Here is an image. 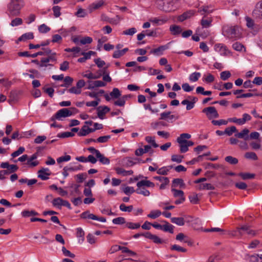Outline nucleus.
<instances>
[{
    "label": "nucleus",
    "instance_id": "2f4dec72",
    "mask_svg": "<svg viewBox=\"0 0 262 262\" xmlns=\"http://www.w3.org/2000/svg\"><path fill=\"white\" fill-rule=\"evenodd\" d=\"M145 141L148 143H150L152 147L157 148L159 147V145L155 142V137L151 136H146L145 137Z\"/></svg>",
    "mask_w": 262,
    "mask_h": 262
},
{
    "label": "nucleus",
    "instance_id": "7c9ffc66",
    "mask_svg": "<svg viewBox=\"0 0 262 262\" xmlns=\"http://www.w3.org/2000/svg\"><path fill=\"white\" fill-rule=\"evenodd\" d=\"M170 31L173 35H176L179 34L181 32L182 29L179 26L173 25L170 26Z\"/></svg>",
    "mask_w": 262,
    "mask_h": 262
},
{
    "label": "nucleus",
    "instance_id": "f257e3e1",
    "mask_svg": "<svg viewBox=\"0 0 262 262\" xmlns=\"http://www.w3.org/2000/svg\"><path fill=\"white\" fill-rule=\"evenodd\" d=\"M191 138V135L187 133H183L180 135L177 141L179 144L180 151L181 153H185L188 150V147L194 145V142L192 141H188Z\"/></svg>",
    "mask_w": 262,
    "mask_h": 262
},
{
    "label": "nucleus",
    "instance_id": "4c0bfd02",
    "mask_svg": "<svg viewBox=\"0 0 262 262\" xmlns=\"http://www.w3.org/2000/svg\"><path fill=\"white\" fill-rule=\"evenodd\" d=\"M161 212L160 210H152L149 214L147 215L148 217L155 219L158 217L161 214Z\"/></svg>",
    "mask_w": 262,
    "mask_h": 262
},
{
    "label": "nucleus",
    "instance_id": "4468645a",
    "mask_svg": "<svg viewBox=\"0 0 262 262\" xmlns=\"http://www.w3.org/2000/svg\"><path fill=\"white\" fill-rule=\"evenodd\" d=\"M95 132L93 128H90L86 125H83L80 130L78 133L79 136H85L91 133Z\"/></svg>",
    "mask_w": 262,
    "mask_h": 262
},
{
    "label": "nucleus",
    "instance_id": "0eeeda50",
    "mask_svg": "<svg viewBox=\"0 0 262 262\" xmlns=\"http://www.w3.org/2000/svg\"><path fill=\"white\" fill-rule=\"evenodd\" d=\"M145 238L152 240L154 243L157 244L166 243L164 240L162 239L156 235L151 234L149 232H146Z\"/></svg>",
    "mask_w": 262,
    "mask_h": 262
},
{
    "label": "nucleus",
    "instance_id": "0e129e2a",
    "mask_svg": "<svg viewBox=\"0 0 262 262\" xmlns=\"http://www.w3.org/2000/svg\"><path fill=\"white\" fill-rule=\"evenodd\" d=\"M136 32L137 30L135 28H131L124 31L122 34L126 35H133Z\"/></svg>",
    "mask_w": 262,
    "mask_h": 262
},
{
    "label": "nucleus",
    "instance_id": "a878e982",
    "mask_svg": "<svg viewBox=\"0 0 262 262\" xmlns=\"http://www.w3.org/2000/svg\"><path fill=\"white\" fill-rule=\"evenodd\" d=\"M136 192L139 194H142L145 196H149L150 194L149 191L143 187H138L136 189Z\"/></svg>",
    "mask_w": 262,
    "mask_h": 262
},
{
    "label": "nucleus",
    "instance_id": "ddd939ff",
    "mask_svg": "<svg viewBox=\"0 0 262 262\" xmlns=\"http://www.w3.org/2000/svg\"><path fill=\"white\" fill-rule=\"evenodd\" d=\"M249 130L247 128H244L241 132L237 133L234 135V136L239 139H243L245 141L249 139L248 134Z\"/></svg>",
    "mask_w": 262,
    "mask_h": 262
},
{
    "label": "nucleus",
    "instance_id": "4be33fe9",
    "mask_svg": "<svg viewBox=\"0 0 262 262\" xmlns=\"http://www.w3.org/2000/svg\"><path fill=\"white\" fill-rule=\"evenodd\" d=\"M128 51V49L127 48H124L122 50H119L115 51L113 54V57L114 58H119L124 55Z\"/></svg>",
    "mask_w": 262,
    "mask_h": 262
},
{
    "label": "nucleus",
    "instance_id": "49530a36",
    "mask_svg": "<svg viewBox=\"0 0 262 262\" xmlns=\"http://www.w3.org/2000/svg\"><path fill=\"white\" fill-rule=\"evenodd\" d=\"M259 95V93H247L245 94H242L240 95H237L236 96V98H249L253 96H257Z\"/></svg>",
    "mask_w": 262,
    "mask_h": 262
},
{
    "label": "nucleus",
    "instance_id": "864d4df0",
    "mask_svg": "<svg viewBox=\"0 0 262 262\" xmlns=\"http://www.w3.org/2000/svg\"><path fill=\"white\" fill-rule=\"evenodd\" d=\"M126 226L130 229H138L140 227L139 223H134L132 222H127L126 223Z\"/></svg>",
    "mask_w": 262,
    "mask_h": 262
},
{
    "label": "nucleus",
    "instance_id": "c85d7f7f",
    "mask_svg": "<svg viewBox=\"0 0 262 262\" xmlns=\"http://www.w3.org/2000/svg\"><path fill=\"white\" fill-rule=\"evenodd\" d=\"M116 171L118 174H122L124 176L132 175L133 173V171L132 170L127 171L121 168H117Z\"/></svg>",
    "mask_w": 262,
    "mask_h": 262
},
{
    "label": "nucleus",
    "instance_id": "a18cd8bd",
    "mask_svg": "<svg viewBox=\"0 0 262 262\" xmlns=\"http://www.w3.org/2000/svg\"><path fill=\"white\" fill-rule=\"evenodd\" d=\"M38 30L41 33H46L50 30V28L43 24L38 27Z\"/></svg>",
    "mask_w": 262,
    "mask_h": 262
},
{
    "label": "nucleus",
    "instance_id": "2eb2a0df",
    "mask_svg": "<svg viewBox=\"0 0 262 262\" xmlns=\"http://www.w3.org/2000/svg\"><path fill=\"white\" fill-rule=\"evenodd\" d=\"M49 169L48 168H42L38 171V177L42 180H47L49 179V177L46 176H43V174H46L47 176H50L51 173L48 172Z\"/></svg>",
    "mask_w": 262,
    "mask_h": 262
},
{
    "label": "nucleus",
    "instance_id": "13d9d810",
    "mask_svg": "<svg viewBox=\"0 0 262 262\" xmlns=\"http://www.w3.org/2000/svg\"><path fill=\"white\" fill-rule=\"evenodd\" d=\"M62 252L65 256H68L71 258H74L75 255L71 253L69 250H67L64 247H62Z\"/></svg>",
    "mask_w": 262,
    "mask_h": 262
},
{
    "label": "nucleus",
    "instance_id": "09e8293b",
    "mask_svg": "<svg viewBox=\"0 0 262 262\" xmlns=\"http://www.w3.org/2000/svg\"><path fill=\"white\" fill-rule=\"evenodd\" d=\"M164 3L163 0H160L158 2V5L159 6V8L160 9L165 11V12H169L171 10V9H169V8H166L164 6Z\"/></svg>",
    "mask_w": 262,
    "mask_h": 262
},
{
    "label": "nucleus",
    "instance_id": "338daca9",
    "mask_svg": "<svg viewBox=\"0 0 262 262\" xmlns=\"http://www.w3.org/2000/svg\"><path fill=\"white\" fill-rule=\"evenodd\" d=\"M104 5V1L103 0H99L98 2L93 3L92 7L94 10L98 9Z\"/></svg>",
    "mask_w": 262,
    "mask_h": 262
},
{
    "label": "nucleus",
    "instance_id": "393cba45",
    "mask_svg": "<svg viewBox=\"0 0 262 262\" xmlns=\"http://www.w3.org/2000/svg\"><path fill=\"white\" fill-rule=\"evenodd\" d=\"M213 10L210 9V7L208 6H203L198 9V12L201 15L208 14L212 12Z\"/></svg>",
    "mask_w": 262,
    "mask_h": 262
},
{
    "label": "nucleus",
    "instance_id": "69168bd1",
    "mask_svg": "<svg viewBox=\"0 0 262 262\" xmlns=\"http://www.w3.org/2000/svg\"><path fill=\"white\" fill-rule=\"evenodd\" d=\"M246 25L249 28L252 29L254 25V22L252 19L249 17H246Z\"/></svg>",
    "mask_w": 262,
    "mask_h": 262
},
{
    "label": "nucleus",
    "instance_id": "c756f323",
    "mask_svg": "<svg viewBox=\"0 0 262 262\" xmlns=\"http://www.w3.org/2000/svg\"><path fill=\"white\" fill-rule=\"evenodd\" d=\"M96 158H98L100 162H101L103 164H108L110 163L109 159L105 157L103 154H101L100 152Z\"/></svg>",
    "mask_w": 262,
    "mask_h": 262
},
{
    "label": "nucleus",
    "instance_id": "f8f14e48",
    "mask_svg": "<svg viewBox=\"0 0 262 262\" xmlns=\"http://www.w3.org/2000/svg\"><path fill=\"white\" fill-rule=\"evenodd\" d=\"M0 167L2 168H7L10 171V173H13L16 171L18 167L16 165L12 164L10 165L8 162H3L0 165Z\"/></svg>",
    "mask_w": 262,
    "mask_h": 262
},
{
    "label": "nucleus",
    "instance_id": "3c124183",
    "mask_svg": "<svg viewBox=\"0 0 262 262\" xmlns=\"http://www.w3.org/2000/svg\"><path fill=\"white\" fill-rule=\"evenodd\" d=\"M112 222L114 224L121 225L125 223V219L123 217H118L114 219Z\"/></svg>",
    "mask_w": 262,
    "mask_h": 262
},
{
    "label": "nucleus",
    "instance_id": "680f3d73",
    "mask_svg": "<svg viewBox=\"0 0 262 262\" xmlns=\"http://www.w3.org/2000/svg\"><path fill=\"white\" fill-rule=\"evenodd\" d=\"M71 156L70 155H66L65 156H61L57 159L58 163H60L63 162L69 161L71 160Z\"/></svg>",
    "mask_w": 262,
    "mask_h": 262
},
{
    "label": "nucleus",
    "instance_id": "5fc2aeb1",
    "mask_svg": "<svg viewBox=\"0 0 262 262\" xmlns=\"http://www.w3.org/2000/svg\"><path fill=\"white\" fill-rule=\"evenodd\" d=\"M189 199L190 202L193 204H196L198 203L199 199L198 195L196 193H193L192 194L190 195L189 196Z\"/></svg>",
    "mask_w": 262,
    "mask_h": 262
},
{
    "label": "nucleus",
    "instance_id": "de8ad7c7",
    "mask_svg": "<svg viewBox=\"0 0 262 262\" xmlns=\"http://www.w3.org/2000/svg\"><path fill=\"white\" fill-rule=\"evenodd\" d=\"M236 128L234 126H232L230 127H227L225 129V134L229 136H231L233 133H236Z\"/></svg>",
    "mask_w": 262,
    "mask_h": 262
},
{
    "label": "nucleus",
    "instance_id": "423d86ee",
    "mask_svg": "<svg viewBox=\"0 0 262 262\" xmlns=\"http://www.w3.org/2000/svg\"><path fill=\"white\" fill-rule=\"evenodd\" d=\"M252 15L256 18L262 19V1L257 3L255 9L253 11Z\"/></svg>",
    "mask_w": 262,
    "mask_h": 262
},
{
    "label": "nucleus",
    "instance_id": "6e6552de",
    "mask_svg": "<svg viewBox=\"0 0 262 262\" xmlns=\"http://www.w3.org/2000/svg\"><path fill=\"white\" fill-rule=\"evenodd\" d=\"M237 232L242 235L243 234L246 233L248 235H255V232L254 230H252L250 229V227L248 225H244L241 227L237 228Z\"/></svg>",
    "mask_w": 262,
    "mask_h": 262
},
{
    "label": "nucleus",
    "instance_id": "c03bdc74",
    "mask_svg": "<svg viewBox=\"0 0 262 262\" xmlns=\"http://www.w3.org/2000/svg\"><path fill=\"white\" fill-rule=\"evenodd\" d=\"M231 73L228 71H223L220 74V78L223 80H227L229 78L231 77Z\"/></svg>",
    "mask_w": 262,
    "mask_h": 262
},
{
    "label": "nucleus",
    "instance_id": "5701e85b",
    "mask_svg": "<svg viewBox=\"0 0 262 262\" xmlns=\"http://www.w3.org/2000/svg\"><path fill=\"white\" fill-rule=\"evenodd\" d=\"M171 222L172 223L176 224L178 226H183L185 224V221L183 217H173L171 218Z\"/></svg>",
    "mask_w": 262,
    "mask_h": 262
},
{
    "label": "nucleus",
    "instance_id": "cd10ccee",
    "mask_svg": "<svg viewBox=\"0 0 262 262\" xmlns=\"http://www.w3.org/2000/svg\"><path fill=\"white\" fill-rule=\"evenodd\" d=\"M193 15V11L192 10H190L184 13L183 14L180 15L179 17V20L180 21H183L186 19L189 18L191 16Z\"/></svg>",
    "mask_w": 262,
    "mask_h": 262
},
{
    "label": "nucleus",
    "instance_id": "b1692460",
    "mask_svg": "<svg viewBox=\"0 0 262 262\" xmlns=\"http://www.w3.org/2000/svg\"><path fill=\"white\" fill-rule=\"evenodd\" d=\"M179 185L181 188L185 187V183L182 179L177 178L174 179L172 181V187H176Z\"/></svg>",
    "mask_w": 262,
    "mask_h": 262
},
{
    "label": "nucleus",
    "instance_id": "ea45409f",
    "mask_svg": "<svg viewBox=\"0 0 262 262\" xmlns=\"http://www.w3.org/2000/svg\"><path fill=\"white\" fill-rule=\"evenodd\" d=\"M119 208L122 211L130 212L133 210V206L132 205L126 206L124 204H121Z\"/></svg>",
    "mask_w": 262,
    "mask_h": 262
},
{
    "label": "nucleus",
    "instance_id": "052dcab7",
    "mask_svg": "<svg viewBox=\"0 0 262 262\" xmlns=\"http://www.w3.org/2000/svg\"><path fill=\"white\" fill-rule=\"evenodd\" d=\"M233 48L237 51H241L243 48H245L244 46L238 42H236L232 45Z\"/></svg>",
    "mask_w": 262,
    "mask_h": 262
},
{
    "label": "nucleus",
    "instance_id": "e2e57ef3",
    "mask_svg": "<svg viewBox=\"0 0 262 262\" xmlns=\"http://www.w3.org/2000/svg\"><path fill=\"white\" fill-rule=\"evenodd\" d=\"M110 138V135L101 136L97 139V142L99 143H106Z\"/></svg>",
    "mask_w": 262,
    "mask_h": 262
},
{
    "label": "nucleus",
    "instance_id": "412c9836",
    "mask_svg": "<svg viewBox=\"0 0 262 262\" xmlns=\"http://www.w3.org/2000/svg\"><path fill=\"white\" fill-rule=\"evenodd\" d=\"M163 222L165 223V224L163 225V231L164 232H168L170 233H173L174 227L172 225L169 224L166 221H163Z\"/></svg>",
    "mask_w": 262,
    "mask_h": 262
},
{
    "label": "nucleus",
    "instance_id": "a19ab883",
    "mask_svg": "<svg viewBox=\"0 0 262 262\" xmlns=\"http://www.w3.org/2000/svg\"><path fill=\"white\" fill-rule=\"evenodd\" d=\"M171 191L173 193V196L174 198H181L184 196V193L182 190H177L175 188H172Z\"/></svg>",
    "mask_w": 262,
    "mask_h": 262
},
{
    "label": "nucleus",
    "instance_id": "9b49d317",
    "mask_svg": "<svg viewBox=\"0 0 262 262\" xmlns=\"http://www.w3.org/2000/svg\"><path fill=\"white\" fill-rule=\"evenodd\" d=\"M97 115L100 119L104 118V116L110 112V108L107 106H100L97 108Z\"/></svg>",
    "mask_w": 262,
    "mask_h": 262
},
{
    "label": "nucleus",
    "instance_id": "37998d69",
    "mask_svg": "<svg viewBox=\"0 0 262 262\" xmlns=\"http://www.w3.org/2000/svg\"><path fill=\"white\" fill-rule=\"evenodd\" d=\"M245 157L246 159H252L253 160H257L258 157L256 154L254 152H247L245 155Z\"/></svg>",
    "mask_w": 262,
    "mask_h": 262
},
{
    "label": "nucleus",
    "instance_id": "1a4fd4ad",
    "mask_svg": "<svg viewBox=\"0 0 262 262\" xmlns=\"http://www.w3.org/2000/svg\"><path fill=\"white\" fill-rule=\"evenodd\" d=\"M215 51L221 52L222 55L226 56L230 53L227 47L222 43H217L214 46Z\"/></svg>",
    "mask_w": 262,
    "mask_h": 262
},
{
    "label": "nucleus",
    "instance_id": "f3484780",
    "mask_svg": "<svg viewBox=\"0 0 262 262\" xmlns=\"http://www.w3.org/2000/svg\"><path fill=\"white\" fill-rule=\"evenodd\" d=\"M212 21L211 17L206 18V16H204L201 20V25L203 28H208L211 26Z\"/></svg>",
    "mask_w": 262,
    "mask_h": 262
},
{
    "label": "nucleus",
    "instance_id": "20e7f679",
    "mask_svg": "<svg viewBox=\"0 0 262 262\" xmlns=\"http://www.w3.org/2000/svg\"><path fill=\"white\" fill-rule=\"evenodd\" d=\"M72 116L71 111L67 108L59 110L57 113L53 115L51 118V121H54L56 120H62L61 118H66Z\"/></svg>",
    "mask_w": 262,
    "mask_h": 262
},
{
    "label": "nucleus",
    "instance_id": "e433bc0d",
    "mask_svg": "<svg viewBox=\"0 0 262 262\" xmlns=\"http://www.w3.org/2000/svg\"><path fill=\"white\" fill-rule=\"evenodd\" d=\"M170 249L171 251H177L178 252H183V253L187 252L186 249H185L182 247H181L178 245H176V244L172 245Z\"/></svg>",
    "mask_w": 262,
    "mask_h": 262
},
{
    "label": "nucleus",
    "instance_id": "72a5a7b5",
    "mask_svg": "<svg viewBox=\"0 0 262 262\" xmlns=\"http://www.w3.org/2000/svg\"><path fill=\"white\" fill-rule=\"evenodd\" d=\"M110 95L113 98L115 99L119 98L121 95L120 91L118 88H114Z\"/></svg>",
    "mask_w": 262,
    "mask_h": 262
},
{
    "label": "nucleus",
    "instance_id": "79ce46f5",
    "mask_svg": "<svg viewBox=\"0 0 262 262\" xmlns=\"http://www.w3.org/2000/svg\"><path fill=\"white\" fill-rule=\"evenodd\" d=\"M75 177L77 178V182L80 183L86 178L87 174L86 173H81L76 175Z\"/></svg>",
    "mask_w": 262,
    "mask_h": 262
},
{
    "label": "nucleus",
    "instance_id": "6e6d98bb",
    "mask_svg": "<svg viewBox=\"0 0 262 262\" xmlns=\"http://www.w3.org/2000/svg\"><path fill=\"white\" fill-rule=\"evenodd\" d=\"M92 41V38L89 36L84 37L80 40L81 45L90 44Z\"/></svg>",
    "mask_w": 262,
    "mask_h": 262
},
{
    "label": "nucleus",
    "instance_id": "c9c22d12",
    "mask_svg": "<svg viewBox=\"0 0 262 262\" xmlns=\"http://www.w3.org/2000/svg\"><path fill=\"white\" fill-rule=\"evenodd\" d=\"M225 160L232 165H235L238 163V160L237 158L233 157L231 156H227L225 158Z\"/></svg>",
    "mask_w": 262,
    "mask_h": 262
},
{
    "label": "nucleus",
    "instance_id": "a211bd4d",
    "mask_svg": "<svg viewBox=\"0 0 262 262\" xmlns=\"http://www.w3.org/2000/svg\"><path fill=\"white\" fill-rule=\"evenodd\" d=\"M56 53L54 52L49 55H48V56L47 57L42 58L41 62L43 64H45L46 63H49L50 61H56L57 58L56 57Z\"/></svg>",
    "mask_w": 262,
    "mask_h": 262
},
{
    "label": "nucleus",
    "instance_id": "bb28decb",
    "mask_svg": "<svg viewBox=\"0 0 262 262\" xmlns=\"http://www.w3.org/2000/svg\"><path fill=\"white\" fill-rule=\"evenodd\" d=\"M238 175L240 176L244 180L252 179H254L255 177V174L250 173L240 172L238 174Z\"/></svg>",
    "mask_w": 262,
    "mask_h": 262
},
{
    "label": "nucleus",
    "instance_id": "dca6fc26",
    "mask_svg": "<svg viewBox=\"0 0 262 262\" xmlns=\"http://www.w3.org/2000/svg\"><path fill=\"white\" fill-rule=\"evenodd\" d=\"M168 48L167 45L161 46L159 47L154 49L150 51V53L154 54L157 55H161L163 54V52Z\"/></svg>",
    "mask_w": 262,
    "mask_h": 262
},
{
    "label": "nucleus",
    "instance_id": "f03ea898",
    "mask_svg": "<svg viewBox=\"0 0 262 262\" xmlns=\"http://www.w3.org/2000/svg\"><path fill=\"white\" fill-rule=\"evenodd\" d=\"M23 6L21 0H11L8 5V10L10 15L17 16L20 13V10Z\"/></svg>",
    "mask_w": 262,
    "mask_h": 262
},
{
    "label": "nucleus",
    "instance_id": "603ef678",
    "mask_svg": "<svg viewBox=\"0 0 262 262\" xmlns=\"http://www.w3.org/2000/svg\"><path fill=\"white\" fill-rule=\"evenodd\" d=\"M183 158L184 156L183 155H173L171 156V161L180 163L182 161Z\"/></svg>",
    "mask_w": 262,
    "mask_h": 262
},
{
    "label": "nucleus",
    "instance_id": "bf43d9fd",
    "mask_svg": "<svg viewBox=\"0 0 262 262\" xmlns=\"http://www.w3.org/2000/svg\"><path fill=\"white\" fill-rule=\"evenodd\" d=\"M25 150V149L24 147H19V148L15 151L13 152L11 154V156L13 158L16 157L23 154Z\"/></svg>",
    "mask_w": 262,
    "mask_h": 262
},
{
    "label": "nucleus",
    "instance_id": "aec40b11",
    "mask_svg": "<svg viewBox=\"0 0 262 262\" xmlns=\"http://www.w3.org/2000/svg\"><path fill=\"white\" fill-rule=\"evenodd\" d=\"M34 38V34L32 32H28L23 34L18 38V41H25L27 40Z\"/></svg>",
    "mask_w": 262,
    "mask_h": 262
},
{
    "label": "nucleus",
    "instance_id": "f704fd0d",
    "mask_svg": "<svg viewBox=\"0 0 262 262\" xmlns=\"http://www.w3.org/2000/svg\"><path fill=\"white\" fill-rule=\"evenodd\" d=\"M201 75V73L199 72H194L190 75L189 79L191 82H195L198 80Z\"/></svg>",
    "mask_w": 262,
    "mask_h": 262
},
{
    "label": "nucleus",
    "instance_id": "8fccbe9b",
    "mask_svg": "<svg viewBox=\"0 0 262 262\" xmlns=\"http://www.w3.org/2000/svg\"><path fill=\"white\" fill-rule=\"evenodd\" d=\"M52 10L53 11L54 16L55 17H58L60 16V15H61V12H60L61 7H59L58 6H54L52 8Z\"/></svg>",
    "mask_w": 262,
    "mask_h": 262
},
{
    "label": "nucleus",
    "instance_id": "7ed1b4c3",
    "mask_svg": "<svg viewBox=\"0 0 262 262\" xmlns=\"http://www.w3.org/2000/svg\"><path fill=\"white\" fill-rule=\"evenodd\" d=\"M237 26H225L223 27V32L229 38H236L238 36Z\"/></svg>",
    "mask_w": 262,
    "mask_h": 262
},
{
    "label": "nucleus",
    "instance_id": "6ab92c4d",
    "mask_svg": "<svg viewBox=\"0 0 262 262\" xmlns=\"http://www.w3.org/2000/svg\"><path fill=\"white\" fill-rule=\"evenodd\" d=\"M137 186L138 187L146 186L148 187H154L155 186V184L153 182H150L148 180H141L138 182L137 184Z\"/></svg>",
    "mask_w": 262,
    "mask_h": 262
},
{
    "label": "nucleus",
    "instance_id": "58836bf2",
    "mask_svg": "<svg viewBox=\"0 0 262 262\" xmlns=\"http://www.w3.org/2000/svg\"><path fill=\"white\" fill-rule=\"evenodd\" d=\"M74 135H75V134L74 133L66 132H63V133L58 134L57 136L58 138H65L73 137Z\"/></svg>",
    "mask_w": 262,
    "mask_h": 262
},
{
    "label": "nucleus",
    "instance_id": "774afa93",
    "mask_svg": "<svg viewBox=\"0 0 262 262\" xmlns=\"http://www.w3.org/2000/svg\"><path fill=\"white\" fill-rule=\"evenodd\" d=\"M123 191L127 195H129L136 192V190L133 187L126 186L123 189Z\"/></svg>",
    "mask_w": 262,
    "mask_h": 262
},
{
    "label": "nucleus",
    "instance_id": "9d476101",
    "mask_svg": "<svg viewBox=\"0 0 262 262\" xmlns=\"http://www.w3.org/2000/svg\"><path fill=\"white\" fill-rule=\"evenodd\" d=\"M37 158V154L35 153L33 154L30 158L28 157V161L26 162V164L29 167L33 168L39 164L38 161H34Z\"/></svg>",
    "mask_w": 262,
    "mask_h": 262
},
{
    "label": "nucleus",
    "instance_id": "4d7b16f0",
    "mask_svg": "<svg viewBox=\"0 0 262 262\" xmlns=\"http://www.w3.org/2000/svg\"><path fill=\"white\" fill-rule=\"evenodd\" d=\"M23 24V20L20 18H15L12 20L10 25L12 27L17 26L21 25Z\"/></svg>",
    "mask_w": 262,
    "mask_h": 262
},
{
    "label": "nucleus",
    "instance_id": "39448f33",
    "mask_svg": "<svg viewBox=\"0 0 262 262\" xmlns=\"http://www.w3.org/2000/svg\"><path fill=\"white\" fill-rule=\"evenodd\" d=\"M203 113H206V115L208 117V118H218L219 115L216 110L214 106H209L206 108H205L202 111Z\"/></svg>",
    "mask_w": 262,
    "mask_h": 262
},
{
    "label": "nucleus",
    "instance_id": "473e14b6",
    "mask_svg": "<svg viewBox=\"0 0 262 262\" xmlns=\"http://www.w3.org/2000/svg\"><path fill=\"white\" fill-rule=\"evenodd\" d=\"M200 190H214L215 187L209 183H202L199 186Z\"/></svg>",
    "mask_w": 262,
    "mask_h": 262
}]
</instances>
